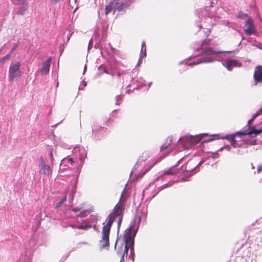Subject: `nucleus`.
Listing matches in <instances>:
<instances>
[{
	"instance_id": "obj_16",
	"label": "nucleus",
	"mask_w": 262,
	"mask_h": 262,
	"mask_svg": "<svg viewBox=\"0 0 262 262\" xmlns=\"http://www.w3.org/2000/svg\"><path fill=\"white\" fill-rule=\"evenodd\" d=\"M114 2H111L108 5L105 6V14L107 15L113 10L114 11Z\"/></svg>"
},
{
	"instance_id": "obj_4",
	"label": "nucleus",
	"mask_w": 262,
	"mask_h": 262,
	"mask_svg": "<svg viewBox=\"0 0 262 262\" xmlns=\"http://www.w3.org/2000/svg\"><path fill=\"white\" fill-rule=\"evenodd\" d=\"M20 66L21 64L18 61L12 62L11 63L9 69V74L10 80L13 81L16 77H20Z\"/></svg>"
},
{
	"instance_id": "obj_19",
	"label": "nucleus",
	"mask_w": 262,
	"mask_h": 262,
	"mask_svg": "<svg viewBox=\"0 0 262 262\" xmlns=\"http://www.w3.org/2000/svg\"><path fill=\"white\" fill-rule=\"evenodd\" d=\"M74 228L80 230H88L91 228V226L90 225L86 224L84 225L74 226Z\"/></svg>"
},
{
	"instance_id": "obj_34",
	"label": "nucleus",
	"mask_w": 262,
	"mask_h": 262,
	"mask_svg": "<svg viewBox=\"0 0 262 262\" xmlns=\"http://www.w3.org/2000/svg\"><path fill=\"white\" fill-rule=\"evenodd\" d=\"M142 56V55H141V57H140V59H139V63H140L141 62Z\"/></svg>"
},
{
	"instance_id": "obj_7",
	"label": "nucleus",
	"mask_w": 262,
	"mask_h": 262,
	"mask_svg": "<svg viewBox=\"0 0 262 262\" xmlns=\"http://www.w3.org/2000/svg\"><path fill=\"white\" fill-rule=\"evenodd\" d=\"M202 163V161H200L198 163L194 159H190L186 164L185 171L188 172H191L194 170H196L197 167L200 166Z\"/></svg>"
},
{
	"instance_id": "obj_39",
	"label": "nucleus",
	"mask_w": 262,
	"mask_h": 262,
	"mask_svg": "<svg viewBox=\"0 0 262 262\" xmlns=\"http://www.w3.org/2000/svg\"><path fill=\"white\" fill-rule=\"evenodd\" d=\"M144 56H146V52L144 54Z\"/></svg>"
},
{
	"instance_id": "obj_26",
	"label": "nucleus",
	"mask_w": 262,
	"mask_h": 262,
	"mask_svg": "<svg viewBox=\"0 0 262 262\" xmlns=\"http://www.w3.org/2000/svg\"><path fill=\"white\" fill-rule=\"evenodd\" d=\"M262 171V164L259 165L257 167V171L258 173L261 172Z\"/></svg>"
},
{
	"instance_id": "obj_11",
	"label": "nucleus",
	"mask_w": 262,
	"mask_h": 262,
	"mask_svg": "<svg viewBox=\"0 0 262 262\" xmlns=\"http://www.w3.org/2000/svg\"><path fill=\"white\" fill-rule=\"evenodd\" d=\"M183 141L188 142L192 145H195L201 141V138L199 136H190L184 137L183 139Z\"/></svg>"
},
{
	"instance_id": "obj_33",
	"label": "nucleus",
	"mask_w": 262,
	"mask_h": 262,
	"mask_svg": "<svg viewBox=\"0 0 262 262\" xmlns=\"http://www.w3.org/2000/svg\"><path fill=\"white\" fill-rule=\"evenodd\" d=\"M212 139H209V140H208L207 141H205L204 140V141H202V143L206 142H208V141H212Z\"/></svg>"
},
{
	"instance_id": "obj_21",
	"label": "nucleus",
	"mask_w": 262,
	"mask_h": 262,
	"mask_svg": "<svg viewBox=\"0 0 262 262\" xmlns=\"http://www.w3.org/2000/svg\"><path fill=\"white\" fill-rule=\"evenodd\" d=\"M46 165H47V164L45 163V161L43 157H40L39 158V167H40Z\"/></svg>"
},
{
	"instance_id": "obj_18",
	"label": "nucleus",
	"mask_w": 262,
	"mask_h": 262,
	"mask_svg": "<svg viewBox=\"0 0 262 262\" xmlns=\"http://www.w3.org/2000/svg\"><path fill=\"white\" fill-rule=\"evenodd\" d=\"M260 109L259 110V111L255 113L252 117V118L250 119L248 122V125H249V128L250 129V130H251L252 127H253L254 128V127H250V124L252 123V122L253 121V120L259 115V114H262V112H260Z\"/></svg>"
},
{
	"instance_id": "obj_6",
	"label": "nucleus",
	"mask_w": 262,
	"mask_h": 262,
	"mask_svg": "<svg viewBox=\"0 0 262 262\" xmlns=\"http://www.w3.org/2000/svg\"><path fill=\"white\" fill-rule=\"evenodd\" d=\"M133 0H124L123 2H119V1L114 3V13L117 11L118 12L125 11L127 8L130 5Z\"/></svg>"
},
{
	"instance_id": "obj_24",
	"label": "nucleus",
	"mask_w": 262,
	"mask_h": 262,
	"mask_svg": "<svg viewBox=\"0 0 262 262\" xmlns=\"http://www.w3.org/2000/svg\"><path fill=\"white\" fill-rule=\"evenodd\" d=\"M87 211L86 210H84V211H83L82 212H81L80 213V214H79V216L80 217H84L86 216V213Z\"/></svg>"
},
{
	"instance_id": "obj_9",
	"label": "nucleus",
	"mask_w": 262,
	"mask_h": 262,
	"mask_svg": "<svg viewBox=\"0 0 262 262\" xmlns=\"http://www.w3.org/2000/svg\"><path fill=\"white\" fill-rule=\"evenodd\" d=\"M253 78L256 83L262 82V66H257L255 69Z\"/></svg>"
},
{
	"instance_id": "obj_22",
	"label": "nucleus",
	"mask_w": 262,
	"mask_h": 262,
	"mask_svg": "<svg viewBox=\"0 0 262 262\" xmlns=\"http://www.w3.org/2000/svg\"><path fill=\"white\" fill-rule=\"evenodd\" d=\"M25 9L23 8H20L17 12V14L18 15H23L24 14V12Z\"/></svg>"
},
{
	"instance_id": "obj_14",
	"label": "nucleus",
	"mask_w": 262,
	"mask_h": 262,
	"mask_svg": "<svg viewBox=\"0 0 262 262\" xmlns=\"http://www.w3.org/2000/svg\"><path fill=\"white\" fill-rule=\"evenodd\" d=\"M172 143V137H168L166 140L165 143L161 146L160 147V151H163L167 148H168Z\"/></svg>"
},
{
	"instance_id": "obj_31",
	"label": "nucleus",
	"mask_w": 262,
	"mask_h": 262,
	"mask_svg": "<svg viewBox=\"0 0 262 262\" xmlns=\"http://www.w3.org/2000/svg\"><path fill=\"white\" fill-rule=\"evenodd\" d=\"M52 3L54 4H57L59 2L60 0H51Z\"/></svg>"
},
{
	"instance_id": "obj_30",
	"label": "nucleus",
	"mask_w": 262,
	"mask_h": 262,
	"mask_svg": "<svg viewBox=\"0 0 262 262\" xmlns=\"http://www.w3.org/2000/svg\"><path fill=\"white\" fill-rule=\"evenodd\" d=\"M17 47V45L16 43H15L14 45V47L11 50L10 53H11V54H12L15 50V49H16Z\"/></svg>"
},
{
	"instance_id": "obj_23",
	"label": "nucleus",
	"mask_w": 262,
	"mask_h": 262,
	"mask_svg": "<svg viewBox=\"0 0 262 262\" xmlns=\"http://www.w3.org/2000/svg\"><path fill=\"white\" fill-rule=\"evenodd\" d=\"M11 53H10V54H8L7 55L3 57L2 61H4L5 60L9 59L11 57Z\"/></svg>"
},
{
	"instance_id": "obj_5",
	"label": "nucleus",
	"mask_w": 262,
	"mask_h": 262,
	"mask_svg": "<svg viewBox=\"0 0 262 262\" xmlns=\"http://www.w3.org/2000/svg\"><path fill=\"white\" fill-rule=\"evenodd\" d=\"M162 160L161 158H158L156 159H152L148 162L143 169L140 171L137 177V179H141L144 175H145L148 171H149L155 165L158 164Z\"/></svg>"
},
{
	"instance_id": "obj_36",
	"label": "nucleus",
	"mask_w": 262,
	"mask_h": 262,
	"mask_svg": "<svg viewBox=\"0 0 262 262\" xmlns=\"http://www.w3.org/2000/svg\"><path fill=\"white\" fill-rule=\"evenodd\" d=\"M118 1L119 0H112L111 2H115V3L116 2Z\"/></svg>"
},
{
	"instance_id": "obj_35",
	"label": "nucleus",
	"mask_w": 262,
	"mask_h": 262,
	"mask_svg": "<svg viewBox=\"0 0 262 262\" xmlns=\"http://www.w3.org/2000/svg\"><path fill=\"white\" fill-rule=\"evenodd\" d=\"M251 167L253 169H254L255 168V167L252 163L251 164Z\"/></svg>"
},
{
	"instance_id": "obj_28",
	"label": "nucleus",
	"mask_w": 262,
	"mask_h": 262,
	"mask_svg": "<svg viewBox=\"0 0 262 262\" xmlns=\"http://www.w3.org/2000/svg\"><path fill=\"white\" fill-rule=\"evenodd\" d=\"M50 157L51 161H52V162H53L54 159V157H53L52 151H50Z\"/></svg>"
},
{
	"instance_id": "obj_25",
	"label": "nucleus",
	"mask_w": 262,
	"mask_h": 262,
	"mask_svg": "<svg viewBox=\"0 0 262 262\" xmlns=\"http://www.w3.org/2000/svg\"><path fill=\"white\" fill-rule=\"evenodd\" d=\"M122 216H120L118 217V228H119L120 226H121V223H122Z\"/></svg>"
},
{
	"instance_id": "obj_38",
	"label": "nucleus",
	"mask_w": 262,
	"mask_h": 262,
	"mask_svg": "<svg viewBox=\"0 0 262 262\" xmlns=\"http://www.w3.org/2000/svg\"><path fill=\"white\" fill-rule=\"evenodd\" d=\"M260 112H262V107L260 108Z\"/></svg>"
},
{
	"instance_id": "obj_13",
	"label": "nucleus",
	"mask_w": 262,
	"mask_h": 262,
	"mask_svg": "<svg viewBox=\"0 0 262 262\" xmlns=\"http://www.w3.org/2000/svg\"><path fill=\"white\" fill-rule=\"evenodd\" d=\"M241 66V64L237 60H228L226 62V68L229 71L232 70L233 67H238Z\"/></svg>"
},
{
	"instance_id": "obj_12",
	"label": "nucleus",
	"mask_w": 262,
	"mask_h": 262,
	"mask_svg": "<svg viewBox=\"0 0 262 262\" xmlns=\"http://www.w3.org/2000/svg\"><path fill=\"white\" fill-rule=\"evenodd\" d=\"M39 172L47 176H51L52 173V170L50 168V166L47 164L39 167Z\"/></svg>"
},
{
	"instance_id": "obj_29",
	"label": "nucleus",
	"mask_w": 262,
	"mask_h": 262,
	"mask_svg": "<svg viewBox=\"0 0 262 262\" xmlns=\"http://www.w3.org/2000/svg\"><path fill=\"white\" fill-rule=\"evenodd\" d=\"M80 210V208L78 207H74L72 209V211L74 212H77Z\"/></svg>"
},
{
	"instance_id": "obj_20",
	"label": "nucleus",
	"mask_w": 262,
	"mask_h": 262,
	"mask_svg": "<svg viewBox=\"0 0 262 262\" xmlns=\"http://www.w3.org/2000/svg\"><path fill=\"white\" fill-rule=\"evenodd\" d=\"M67 199V196H64V198L61 200L60 201H59L57 204H56V208H59V207H60V206L63 204V203Z\"/></svg>"
},
{
	"instance_id": "obj_15",
	"label": "nucleus",
	"mask_w": 262,
	"mask_h": 262,
	"mask_svg": "<svg viewBox=\"0 0 262 262\" xmlns=\"http://www.w3.org/2000/svg\"><path fill=\"white\" fill-rule=\"evenodd\" d=\"M179 169L176 166H173L169 168L168 170L165 171L163 173V175H174L178 173Z\"/></svg>"
},
{
	"instance_id": "obj_27",
	"label": "nucleus",
	"mask_w": 262,
	"mask_h": 262,
	"mask_svg": "<svg viewBox=\"0 0 262 262\" xmlns=\"http://www.w3.org/2000/svg\"><path fill=\"white\" fill-rule=\"evenodd\" d=\"M68 161L69 163H70L71 165H73L75 163V162L72 158H69L68 159Z\"/></svg>"
},
{
	"instance_id": "obj_1",
	"label": "nucleus",
	"mask_w": 262,
	"mask_h": 262,
	"mask_svg": "<svg viewBox=\"0 0 262 262\" xmlns=\"http://www.w3.org/2000/svg\"><path fill=\"white\" fill-rule=\"evenodd\" d=\"M121 198L120 199L121 200ZM120 201L114 207L113 211L108 215L106 222V224H103L102 230V238L100 241L101 246L102 248L108 247L110 245V233L113 223L116 219L122 216V214L124 210V206Z\"/></svg>"
},
{
	"instance_id": "obj_2",
	"label": "nucleus",
	"mask_w": 262,
	"mask_h": 262,
	"mask_svg": "<svg viewBox=\"0 0 262 262\" xmlns=\"http://www.w3.org/2000/svg\"><path fill=\"white\" fill-rule=\"evenodd\" d=\"M262 132V128L259 129H256L252 127L251 130L249 132H237L233 134L227 135L225 137H223L222 139H225L230 141L231 145L234 147H240L242 146V144L238 143L241 141H243L244 137L246 135H251L253 134L255 135L259 134Z\"/></svg>"
},
{
	"instance_id": "obj_3",
	"label": "nucleus",
	"mask_w": 262,
	"mask_h": 262,
	"mask_svg": "<svg viewBox=\"0 0 262 262\" xmlns=\"http://www.w3.org/2000/svg\"><path fill=\"white\" fill-rule=\"evenodd\" d=\"M135 234L132 231L131 227L127 229L124 232V237L125 239V247L123 250V253H120L121 258L120 262H123L124 261V257L125 256H127V252L128 250L130 249V252L133 253L134 252V237Z\"/></svg>"
},
{
	"instance_id": "obj_37",
	"label": "nucleus",
	"mask_w": 262,
	"mask_h": 262,
	"mask_svg": "<svg viewBox=\"0 0 262 262\" xmlns=\"http://www.w3.org/2000/svg\"><path fill=\"white\" fill-rule=\"evenodd\" d=\"M211 61H212V60H211V59H210V60H207V62H211Z\"/></svg>"
},
{
	"instance_id": "obj_32",
	"label": "nucleus",
	"mask_w": 262,
	"mask_h": 262,
	"mask_svg": "<svg viewBox=\"0 0 262 262\" xmlns=\"http://www.w3.org/2000/svg\"><path fill=\"white\" fill-rule=\"evenodd\" d=\"M79 244L88 245V243L86 242H81L79 243Z\"/></svg>"
},
{
	"instance_id": "obj_8",
	"label": "nucleus",
	"mask_w": 262,
	"mask_h": 262,
	"mask_svg": "<svg viewBox=\"0 0 262 262\" xmlns=\"http://www.w3.org/2000/svg\"><path fill=\"white\" fill-rule=\"evenodd\" d=\"M245 27H247V28L245 29L244 32L246 35H251L252 34H256V28L253 24V21L252 18H248L246 20Z\"/></svg>"
},
{
	"instance_id": "obj_10",
	"label": "nucleus",
	"mask_w": 262,
	"mask_h": 262,
	"mask_svg": "<svg viewBox=\"0 0 262 262\" xmlns=\"http://www.w3.org/2000/svg\"><path fill=\"white\" fill-rule=\"evenodd\" d=\"M51 60L52 58L50 57L46 61L42 63V68L40 70V72L41 74L46 75L49 73Z\"/></svg>"
},
{
	"instance_id": "obj_17",
	"label": "nucleus",
	"mask_w": 262,
	"mask_h": 262,
	"mask_svg": "<svg viewBox=\"0 0 262 262\" xmlns=\"http://www.w3.org/2000/svg\"><path fill=\"white\" fill-rule=\"evenodd\" d=\"M224 52H225L223 51H214L211 48H207L203 51V53L207 55H211L213 54H221Z\"/></svg>"
}]
</instances>
